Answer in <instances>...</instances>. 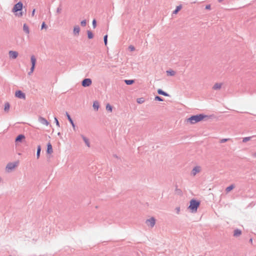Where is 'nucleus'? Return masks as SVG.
Wrapping results in <instances>:
<instances>
[{"instance_id":"nucleus-1","label":"nucleus","mask_w":256,"mask_h":256,"mask_svg":"<svg viewBox=\"0 0 256 256\" xmlns=\"http://www.w3.org/2000/svg\"><path fill=\"white\" fill-rule=\"evenodd\" d=\"M206 118H208V116L204 114L194 115L188 118L187 122H190L191 124H194L201 121Z\"/></svg>"},{"instance_id":"nucleus-2","label":"nucleus","mask_w":256,"mask_h":256,"mask_svg":"<svg viewBox=\"0 0 256 256\" xmlns=\"http://www.w3.org/2000/svg\"><path fill=\"white\" fill-rule=\"evenodd\" d=\"M200 204V202L192 199L190 201V204L188 206V208L191 210L192 212H196L197 211L198 208Z\"/></svg>"},{"instance_id":"nucleus-3","label":"nucleus","mask_w":256,"mask_h":256,"mask_svg":"<svg viewBox=\"0 0 256 256\" xmlns=\"http://www.w3.org/2000/svg\"><path fill=\"white\" fill-rule=\"evenodd\" d=\"M23 7V4L21 2H19L18 3H16V4H14L12 10V12H18L19 11H21Z\"/></svg>"},{"instance_id":"nucleus-4","label":"nucleus","mask_w":256,"mask_h":256,"mask_svg":"<svg viewBox=\"0 0 256 256\" xmlns=\"http://www.w3.org/2000/svg\"><path fill=\"white\" fill-rule=\"evenodd\" d=\"M17 166L16 162H9L6 167V170L8 172H10L14 170Z\"/></svg>"},{"instance_id":"nucleus-5","label":"nucleus","mask_w":256,"mask_h":256,"mask_svg":"<svg viewBox=\"0 0 256 256\" xmlns=\"http://www.w3.org/2000/svg\"><path fill=\"white\" fill-rule=\"evenodd\" d=\"M146 224L150 228H153L156 224V220L154 217H152L146 220Z\"/></svg>"},{"instance_id":"nucleus-6","label":"nucleus","mask_w":256,"mask_h":256,"mask_svg":"<svg viewBox=\"0 0 256 256\" xmlns=\"http://www.w3.org/2000/svg\"><path fill=\"white\" fill-rule=\"evenodd\" d=\"M92 80L90 78H84L82 82V85L84 87H88L92 84Z\"/></svg>"},{"instance_id":"nucleus-7","label":"nucleus","mask_w":256,"mask_h":256,"mask_svg":"<svg viewBox=\"0 0 256 256\" xmlns=\"http://www.w3.org/2000/svg\"><path fill=\"white\" fill-rule=\"evenodd\" d=\"M15 96L16 98H19L24 99V100L26 99L25 94L23 92H22V91H21V90L16 91V92L15 93Z\"/></svg>"},{"instance_id":"nucleus-8","label":"nucleus","mask_w":256,"mask_h":256,"mask_svg":"<svg viewBox=\"0 0 256 256\" xmlns=\"http://www.w3.org/2000/svg\"><path fill=\"white\" fill-rule=\"evenodd\" d=\"M18 53L16 51L10 50L8 52V56L10 59H16L18 57Z\"/></svg>"},{"instance_id":"nucleus-9","label":"nucleus","mask_w":256,"mask_h":256,"mask_svg":"<svg viewBox=\"0 0 256 256\" xmlns=\"http://www.w3.org/2000/svg\"><path fill=\"white\" fill-rule=\"evenodd\" d=\"M200 170L201 168L200 166H196L192 170L191 174L193 176H194L196 174L200 172Z\"/></svg>"},{"instance_id":"nucleus-10","label":"nucleus","mask_w":256,"mask_h":256,"mask_svg":"<svg viewBox=\"0 0 256 256\" xmlns=\"http://www.w3.org/2000/svg\"><path fill=\"white\" fill-rule=\"evenodd\" d=\"M38 122L42 124L48 126L49 124V122L48 120L44 118L42 116H40L38 120Z\"/></svg>"},{"instance_id":"nucleus-11","label":"nucleus","mask_w":256,"mask_h":256,"mask_svg":"<svg viewBox=\"0 0 256 256\" xmlns=\"http://www.w3.org/2000/svg\"><path fill=\"white\" fill-rule=\"evenodd\" d=\"M66 117L68 120V121L70 122L74 130H76V126H75V124L72 120V119L70 115L68 114V112H66Z\"/></svg>"},{"instance_id":"nucleus-12","label":"nucleus","mask_w":256,"mask_h":256,"mask_svg":"<svg viewBox=\"0 0 256 256\" xmlns=\"http://www.w3.org/2000/svg\"><path fill=\"white\" fill-rule=\"evenodd\" d=\"M81 137L82 138L83 140L84 141L85 144L86 146H88V148L90 147V142H89V140L86 138L85 136H84L83 134H81Z\"/></svg>"},{"instance_id":"nucleus-13","label":"nucleus","mask_w":256,"mask_h":256,"mask_svg":"<svg viewBox=\"0 0 256 256\" xmlns=\"http://www.w3.org/2000/svg\"><path fill=\"white\" fill-rule=\"evenodd\" d=\"M80 32V28L78 26H76L74 28V36H77L79 34Z\"/></svg>"},{"instance_id":"nucleus-14","label":"nucleus","mask_w":256,"mask_h":256,"mask_svg":"<svg viewBox=\"0 0 256 256\" xmlns=\"http://www.w3.org/2000/svg\"><path fill=\"white\" fill-rule=\"evenodd\" d=\"M53 150H52V144L50 142H49L47 145V150L46 152L48 154H51L52 153Z\"/></svg>"},{"instance_id":"nucleus-15","label":"nucleus","mask_w":256,"mask_h":256,"mask_svg":"<svg viewBox=\"0 0 256 256\" xmlns=\"http://www.w3.org/2000/svg\"><path fill=\"white\" fill-rule=\"evenodd\" d=\"M24 138H25V136L24 135L20 134L16 138V142H20Z\"/></svg>"},{"instance_id":"nucleus-16","label":"nucleus","mask_w":256,"mask_h":256,"mask_svg":"<svg viewBox=\"0 0 256 256\" xmlns=\"http://www.w3.org/2000/svg\"><path fill=\"white\" fill-rule=\"evenodd\" d=\"M30 61L32 63V66H35L36 60V57L34 55L31 56Z\"/></svg>"},{"instance_id":"nucleus-17","label":"nucleus","mask_w":256,"mask_h":256,"mask_svg":"<svg viewBox=\"0 0 256 256\" xmlns=\"http://www.w3.org/2000/svg\"><path fill=\"white\" fill-rule=\"evenodd\" d=\"M222 85L221 83H216L213 86L212 88L214 90H220L222 87Z\"/></svg>"},{"instance_id":"nucleus-18","label":"nucleus","mask_w":256,"mask_h":256,"mask_svg":"<svg viewBox=\"0 0 256 256\" xmlns=\"http://www.w3.org/2000/svg\"><path fill=\"white\" fill-rule=\"evenodd\" d=\"M23 30L26 34H28L30 33L29 28L26 24H24Z\"/></svg>"},{"instance_id":"nucleus-19","label":"nucleus","mask_w":256,"mask_h":256,"mask_svg":"<svg viewBox=\"0 0 256 256\" xmlns=\"http://www.w3.org/2000/svg\"><path fill=\"white\" fill-rule=\"evenodd\" d=\"M40 152H41V146L40 145H38L37 147V151H36V158L38 159L40 158Z\"/></svg>"},{"instance_id":"nucleus-20","label":"nucleus","mask_w":256,"mask_h":256,"mask_svg":"<svg viewBox=\"0 0 256 256\" xmlns=\"http://www.w3.org/2000/svg\"><path fill=\"white\" fill-rule=\"evenodd\" d=\"M242 234V232L240 230H238V229H236L234 230V236H240Z\"/></svg>"},{"instance_id":"nucleus-21","label":"nucleus","mask_w":256,"mask_h":256,"mask_svg":"<svg viewBox=\"0 0 256 256\" xmlns=\"http://www.w3.org/2000/svg\"><path fill=\"white\" fill-rule=\"evenodd\" d=\"M158 93L159 94H161V95H163L164 96H168V94L166 92H165L163 91L161 89H158Z\"/></svg>"},{"instance_id":"nucleus-22","label":"nucleus","mask_w":256,"mask_h":256,"mask_svg":"<svg viewBox=\"0 0 256 256\" xmlns=\"http://www.w3.org/2000/svg\"><path fill=\"white\" fill-rule=\"evenodd\" d=\"M94 108L96 110H98L99 108V103L97 101H95L94 102L93 106Z\"/></svg>"},{"instance_id":"nucleus-23","label":"nucleus","mask_w":256,"mask_h":256,"mask_svg":"<svg viewBox=\"0 0 256 256\" xmlns=\"http://www.w3.org/2000/svg\"><path fill=\"white\" fill-rule=\"evenodd\" d=\"M10 108V104L7 102L4 104V110L6 112H8Z\"/></svg>"},{"instance_id":"nucleus-24","label":"nucleus","mask_w":256,"mask_h":256,"mask_svg":"<svg viewBox=\"0 0 256 256\" xmlns=\"http://www.w3.org/2000/svg\"><path fill=\"white\" fill-rule=\"evenodd\" d=\"M234 188V184H231L230 186H228L226 188V192L228 193L229 192L230 190H232Z\"/></svg>"},{"instance_id":"nucleus-25","label":"nucleus","mask_w":256,"mask_h":256,"mask_svg":"<svg viewBox=\"0 0 256 256\" xmlns=\"http://www.w3.org/2000/svg\"><path fill=\"white\" fill-rule=\"evenodd\" d=\"M134 82L133 80H124V82L128 85H130L134 84Z\"/></svg>"},{"instance_id":"nucleus-26","label":"nucleus","mask_w":256,"mask_h":256,"mask_svg":"<svg viewBox=\"0 0 256 256\" xmlns=\"http://www.w3.org/2000/svg\"><path fill=\"white\" fill-rule=\"evenodd\" d=\"M87 34H88V37L89 39H92L94 37V34H92V32L90 31V30H88L87 31Z\"/></svg>"},{"instance_id":"nucleus-27","label":"nucleus","mask_w":256,"mask_h":256,"mask_svg":"<svg viewBox=\"0 0 256 256\" xmlns=\"http://www.w3.org/2000/svg\"><path fill=\"white\" fill-rule=\"evenodd\" d=\"M254 136H248V137H245L244 138H243L242 139V142H247L248 141L250 140H251V138H252V137H254Z\"/></svg>"},{"instance_id":"nucleus-28","label":"nucleus","mask_w":256,"mask_h":256,"mask_svg":"<svg viewBox=\"0 0 256 256\" xmlns=\"http://www.w3.org/2000/svg\"><path fill=\"white\" fill-rule=\"evenodd\" d=\"M106 110L108 112H112V108L109 104H108L106 106Z\"/></svg>"},{"instance_id":"nucleus-29","label":"nucleus","mask_w":256,"mask_h":256,"mask_svg":"<svg viewBox=\"0 0 256 256\" xmlns=\"http://www.w3.org/2000/svg\"><path fill=\"white\" fill-rule=\"evenodd\" d=\"M182 8V6H176V10L173 12V14H176L178 13V12L180 10V9Z\"/></svg>"},{"instance_id":"nucleus-30","label":"nucleus","mask_w":256,"mask_h":256,"mask_svg":"<svg viewBox=\"0 0 256 256\" xmlns=\"http://www.w3.org/2000/svg\"><path fill=\"white\" fill-rule=\"evenodd\" d=\"M166 73L168 75L173 76L175 74L176 72L174 70H167Z\"/></svg>"},{"instance_id":"nucleus-31","label":"nucleus","mask_w":256,"mask_h":256,"mask_svg":"<svg viewBox=\"0 0 256 256\" xmlns=\"http://www.w3.org/2000/svg\"><path fill=\"white\" fill-rule=\"evenodd\" d=\"M136 101H137V102L138 104H142L143 102H144V98H138Z\"/></svg>"},{"instance_id":"nucleus-32","label":"nucleus","mask_w":256,"mask_h":256,"mask_svg":"<svg viewBox=\"0 0 256 256\" xmlns=\"http://www.w3.org/2000/svg\"><path fill=\"white\" fill-rule=\"evenodd\" d=\"M154 100L160 102L163 101V99L160 96H155Z\"/></svg>"},{"instance_id":"nucleus-33","label":"nucleus","mask_w":256,"mask_h":256,"mask_svg":"<svg viewBox=\"0 0 256 256\" xmlns=\"http://www.w3.org/2000/svg\"><path fill=\"white\" fill-rule=\"evenodd\" d=\"M104 44L106 46L107 42H108V35H106L104 36Z\"/></svg>"},{"instance_id":"nucleus-34","label":"nucleus","mask_w":256,"mask_h":256,"mask_svg":"<svg viewBox=\"0 0 256 256\" xmlns=\"http://www.w3.org/2000/svg\"><path fill=\"white\" fill-rule=\"evenodd\" d=\"M34 68H35V66H32V67L30 69V71L28 72V75H30L34 72Z\"/></svg>"},{"instance_id":"nucleus-35","label":"nucleus","mask_w":256,"mask_h":256,"mask_svg":"<svg viewBox=\"0 0 256 256\" xmlns=\"http://www.w3.org/2000/svg\"><path fill=\"white\" fill-rule=\"evenodd\" d=\"M62 8H61V4L60 5V6L57 8L56 9V13L60 14L62 12Z\"/></svg>"},{"instance_id":"nucleus-36","label":"nucleus","mask_w":256,"mask_h":256,"mask_svg":"<svg viewBox=\"0 0 256 256\" xmlns=\"http://www.w3.org/2000/svg\"><path fill=\"white\" fill-rule=\"evenodd\" d=\"M128 49L131 52H133L135 50V48L134 46H132V45H130L129 46H128Z\"/></svg>"},{"instance_id":"nucleus-37","label":"nucleus","mask_w":256,"mask_h":256,"mask_svg":"<svg viewBox=\"0 0 256 256\" xmlns=\"http://www.w3.org/2000/svg\"><path fill=\"white\" fill-rule=\"evenodd\" d=\"M81 26H85L86 24V20H83L80 22Z\"/></svg>"},{"instance_id":"nucleus-38","label":"nucleus","mask_w":256,"mask_h":256,"mask_svg":"<svg viewBox=\"0 0 256 256\" xmlns=\"http://www.w3.org/2000/svg\"><path fill=\"white\" fill-rule=\"evenodd\" d=\"M92 24V26H93L94 28H96V22L95 19L93 20Z\"/></svg>"},{"instance_id":"nucleus-39","label":"nucleus","mask_w":256,"mask_h":256,"mask_svg":"<svg viewBox=\"0 0 256 256\" xmlns=\"http://www.w3.org/2000/svg\"><path fill=\"white\" fill-rule=\"evenodd\" d=\"M54 121H55V122H56V125L60 127V123H59V122H58V118H57L56 117H54Z\"/></svg>"},{"instance_id":"nucleus-40","label":"nucleus","mask_w":256,"mask_h":256,"mask_svg":"<svg viewBox=\"0 0 256 256\" xmlns=\"http://www.w3.org/2000/svg\"><path fill=\"white\" fill-rule=\"evenodd\" d=\"M47 26H46V24H45V22H43L42 24V26H41V28L42 29H43V28H46V29L47 28Z\"/></svg>"},{"instance_id":"nucleus-41","label":"nucleus","mask_w":256,"mask_h":256,"mask_svg":"<svg viewBox=\"0 0 256 256\" xmlns=\"http://www.w3.org/2000/svg\"><path fill=\"white\" fill-rule=\"evenodd\" d=\"M228 138H223V139H222L220 140V143H224V142H227L228 140Z\"/></svg>"},{"instance_id":"nucleus-42","label":"nucleus","mask_w":256,"mask_h":256,"mask_svg":"<svg viewBox=\"0 0 256 256\" xmlns=\"http://www.w3.org/2000/svg\"><path fill=\"white\" fill-rule=\"evenodd\" d=\"M176 212L178 214H179L180 212V207H177L176 208Z\"/></svg>"},{"instance_id":"nucleus-43","label":"nucleus","mask_w":256,"mask_h":256,"mask_svg":"<svg viewBox=\"0 0 256 256\" xmlns=\"http://www.w3.org/2000/svg\"><path fill=\"white\" fill-rule=\"evenodd\" d=\"M22 12L16 14V15L18 16V17H21L22 16Z\"/></svg>"},{"instance_id":"nucleus-44","label":"nucleus","mask_w":256,"mask_h":256,"mask_svg":"<svg viewBox=\"0 0 256 256\" xmlns=\"http://www.w3.org/2000/svg\"><path fill=\"white\" fill-rule=\"evenodd\" d=\"M206 10H210V5L208 4L206 6Z\"/></svg>"},{"instance_id":"nucleus-45","label":"nucleus","mask_w":256,"mask_h":256,"mask_svg":"<svg viewBox=\"0 0 256 256\" xmlns=\"http://www.w3.org/2000/svg\"><path fill=\"white\" fill-rule=\"evenodd\" d=\"M35 14V9H34L32 12V16H34Z\"/></svg>"},{"instance_id":"nucleus-46","label":"nucleus","mask_w":256,"mask_h":256,"mask_svg":"<svg viewBox=\"0 0 256 256\" xmlns=\"http://www.w3.org/2000/svg\"><path fill=\"white\" fill-rule=\"evenodd\" d=\"M252 242V238H250V242Z\"/></svg>"},{"instance_id":"nucleus-47","label":"nucleus","mask_w":256,"mask_h":256,"mask_svg":"<svg viewBox=\"0 0 256 256\" xmlns=\"http://www.w3.org/2000/svg\"><path fill=\"white\" fill-rule=\"evenodd\" d=\"M254 157H256V152L254 154Z\"/></svg>"},{"instance_id":"nucleus-48","label":"nucleus","mask_w":256,"mask_h":256,"mask_svg":"<svg viewBox=\"0 0 256 256\" xmlns=\"http://www.w3.org/2000/svg\"><path fill=\"white\" fill-rule=\"evenodd\" d=\"M222 0H218V1L219 2H222Z\"/></svg>"},{"instance_id":"nucleus-49","label":"nucleus","mask_w":256,"mask_h":256,"mask_svg":"<svg viewBox=\"0 0 256 256\" xmlns=\"http://www.w3.org/2000/svg\"><path fill=\"white\" fill-rule=\"evenodd\" d=\"M58 135H60V132H58Z\"/></svg>"}]
</instances>
